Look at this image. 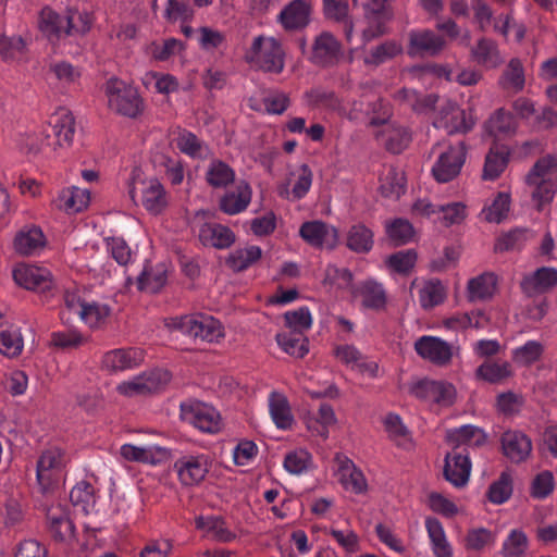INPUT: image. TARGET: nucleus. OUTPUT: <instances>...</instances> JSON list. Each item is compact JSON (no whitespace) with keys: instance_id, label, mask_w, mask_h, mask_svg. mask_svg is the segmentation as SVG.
Wrapping results in <instances>:
<instances>
[{"instance_id":"63","label":"nucleus","mask_w":557,"mask_h":557,"mask_svg":"<svg viewBox=\"0 0 557 557\" xmlns=\"http://www.w3.org/2000/svg\"><path fill=\"white\" fill-rule=\"evenodd\" d=\"M495 542L496 534L483 527L469 529L463 539L465 548L473 552H481L493 546Z\"/></svg>"},{"instance_id":"22","label":"nucleus","mask_w":557,"mask_h":557,"mask_svg":"<svg viewBox=\"0 0 557 557\" xmlns=\"http://www.w3.org/2000/svg\"><path fill=\"white\" fill-rule=\"evenodd\" d=\"M168 455V449L159 445L138 446L126 443L120 447V457L127 462L157 466L163 462Z\"/></svg>"},{"instance_id":"14","label":"nucleus","mask_w":557,"mask_h":557,"mask_svg":"<svg viewBox=\"0 0 557 557\" xmlns=\"http://www.w3.org/2000/svg\"><path fill=\"white\" fill-rule=\"evenodd\" d=\"M414 350L420 358L438 367L449 364L454 357V347L437 336L423 335L417 338Z\"/></svg>"},{"instance_id":"60","label":"nucleus","mask_w":557,"mask_h":557,"mask_svg":"<svg viewBox=\"0 0 557 557\" xmlns=\"http://www.w3.org/2000/svg\"><path fill=\"white\" fill-rule=\"evenodd\" d=\"M276 343L281 349L296 358H302L309 351L308 339L302 334L294 333H278L276 334Z\"/></svg>"},{"instance_id":"42","label":"nucleus","mask_w":557,"mask_h":557,"mask_svg":"<svg viewBox=\"0 0 557 557\" xmlns=\"http://www.w3.org/2000/svg\"><path fill=\"white\" fill-rule=\"evenodd\" d=\"M518 123L515 116L503 109L497 110L485 123V132L496 139L506 138L516 133Z\"/></svg>"},{"instance_id":"53","label":"nucleus","mask_w":557,"mask_h":557,"mask_svg":"<svg viewBox=\"0 0 557 557\" xmlns=\"http://www.w3.org/2000/svg\"><path fill=\"white\" fill-rule=\"evenodd\" d=\"M206 182L213 188H225L234 182L235 171L225 162L213 159L206 170Z\"/></svg>"},{"instance_id":"1","label":"nucleus","mask_w":557,"mask_h":557,"mask_svg":"<svg viewBox=\"0 0 557 557\" xmlns=\"http://www.w3.org/2000/svg\"><path fill=\"white\" fill-rule=\"evenodd\" d=\"M244 60L252 69L278 74L285 66V51L275 37L258 35L245 49Z\"/></svg>"},{"instance_id":"25","label":"nucleus","mask_w":557,"mask_h":557,"mask_svg":"<svg viewBox=\"0 0 557 557\" xmlns=\"http://www.w3.org/2000/svg\"><path fill=\"white\" fill-rule=\"evenodd\" d=\"M144 361V352L139 348H116L107 351L101 359V366L109 372L133 369Z\"/></svg>"},{"instance_id":"52","label":"nucleus","mask_w":557,"mask_h":557,"mask_svg":"<svg viewBox=\"0 0 557 557\" xmlns=\"http://www.w3.org/2000/svg\"><path fill=\"white\" fill-rule=\"evenodd\" d=\"M472 57L476 63L486 69H495L503 62L497 45L486 38L478 41L472 49Z\"/></svg>"},{"instance_id":"59","label":"nucleus","mask_w":557,"mask_h":557,"mask_svg":"<svg viewBox=\"0 0 557 557\" xmlns=\"http://www.w3.org/2000/svg\"><path fill=\"white\" fill-rule=\"evenodd\" d=\"M512 371L509 362L486 361L478 367L475 375L487 383L497 384L511 376Z\"/></svg>"},{"instance_id":"61","label":"nucleus","mask_w":557,"mask_h":557,"mask_svg":"<svg viewBox=\"0 0 557 557\" xmlns=\"http://www.w3.org/2000/svg\"><path fill=\"white\" fill-rule=\"evenodd\" d=\"M529 547V539L522 529H512L505 537L500 555L503 557H523Z\"/></svg>"},{"instance_id":"64","label":"nucleus","mask_w":557,"mask_h":557,"mask_svg":"<svg viewBox=\"0 0 557 557\" xmlns=\"http://www.w3.org/2000/svg\"><path fill=\"white\" fill-rule=\"evenodd\" d=\"M527 183L529 186L533 187L532 201L537 210H542L555 198L557 193V180H536V182Z\"/></svg>"},{"instance_id":"49","label":"nucleus","mask_w":557,"mask_h":557,"mask_svg":"<svg viewBox=\"0 0 557 557\" xmlns=\"http://www.w3.org/2000/svg\"><path fill=\"white\" fill-rule=\"evenodd\" d=\"M141 83L147 89L164 96L176 92L180 89V83L174 75L156 71L146 72L141 77Z\"/></svg>"},{"instance_id":"8","label":"nucleus","mask_w":557,"mask_h":557,"mask_svg":"<svg viewBox=\"0 0 557 557\" xmlns=\"http://www.w3.org/2000/svg\"><path fill=\"white\" fill-rule=\"evenodd\" d=\"M411 394L424 401L436 404L441 407L451 406L457 396L454 384L447 381H435L422 379L413 383L410 388Z\"/></svg>"},{"instance_id":"26","label":"nucleus","mask_w":557,"mask_h":557,"mask_svg":"<svg viewBox=\"0 0 557 557\" xmlns=\"http://www.w3.org/2000/svg\"><path fill=\"white\" fill-rule=\"evenodd\" d=\"M471 473L468 454L451 451L445 456L444 476L455 487L467 485Z\"/></svg>"},{"instance_id":"57","label":"nucleus","mask_w":557,"mask_h":557,"mask_svg":"<svg viewBox=\"0 0 557 557\" xmlns=\"http://www.w3.org/2000/svg\"><path fill=\"white\" fill-rule=\"evenodd\" d=\"M373 243V232L363 224L352 225L347 233V247L357 253L369 252Z\"/></svg>"},{"instance_id":"6","label":"nucleus","mask_w":557,"mask_h":557,"mask_svg":"<svg viewBox=\"0 0 557 557\" xmlns=\"http://www.w3.org/2000/svg\"><path fill=\"white\" fill-rule=\"evenodd\" d=\"M181 417L201 432L215 433L221 428L220 412L213 406L197 399L181 404Z\"/></svg>"},{"instance_id":"32","label":"nucleus","mask_w":557,"mask_h":557,"mask_svg":"<svg viewBox=\"0 0 557 557\" xmlns=\"http://www.w3.org/2000/svg\"><path fill=\"white\" fill-rule=\"evenodd\" d=\"M271 419L278 430H290L295 419L287 397L277 391H272L268 397Z\"/></svg>"},{"instance_id":"48","label":"nucleus","mask_w":557,"mask_h":557,"mask_svg":"<svg viewBox=\"0 0 557 557\" xmlns=\"http://www.w3.org/2000/svg\"><path fill=\"white\" fill-rule=\"evenodd\" d=\"M184 44L175 38H168L162 41H152L145 48V52L152 60L166 62L180 55L184 51Z\"/></svg>"},{"instance_id":"41","label":"nucleus","mask_w":557,"mask_h":557,"mask_svg":"<svg viewBox=\"0 0 557 557\" xmlns=\"http://www.w3.org/2000/svg\"><path fill=\"white\" fill-rule=\"evenodd\" d=\"M355 295L361 298L363 307L381 310L386 305V293L382 284L374 280H366L355 289Z\"/></svg>"},{"instance_id":"7","label":"nucleus","mask_w":557,"mask_h":557,"mask_svg":"<svg viewBox=\"0 0 557 557\" xmlns=\"http://www.w3.org/2000/svg\"><path fill=\"white\" fill-rule=\"evenodd\" d=\"M312 181V170L302 163L287 172L285 180L277 184L276 194L289 202L301 200L310 191Z\"/></svg>"},{"instance_id":"43","label":"nucleus","mask_w":557,"mask_h":557,"mask_svg":"<svg viewBox=\"0 0 557 557\" xmlns=\"http://www.w3.org/2000/svg\"><path fill=\"white\" fill-rule=\"evenodd\" d=\"M446 438L449 444L455 446H480L485 443L486 435L482 429L466 424L447 430Z\"/></svg>"},{"instance_id":"13","label":"nucleus","mask_w":557,"mask_h":557,"mask_svg":"<svg viewBox=\"0 0 557 557\" xmlns=\"http://www.w3.org/2000/svg\"><path fill=\"white\" fill-rule=\"evenodd\" d=\"M12 275L18 286L36 293H46L53 286L51 272L35 264L18 263Z\"/></svg>"},{"instance_id":"28","label":"nucleus","mask_w":557,"mask_h":557,"mask_svg":"<svg viewBox=\"0 0 557 557\" xmlns=\"http://www.w3.org/2000/svg\"><path fill=\"white\" fill-rule=\"evenodd\" d=\"M251 198L252 190L250 185L245 181H240L220 198L219 208L225 214L235 215L248 208Z\"/></svg>"},{"instance_id":"35","label":"nucleus","mask_w":557,"mask_h":557,"mask_svg":"<svg viewBox=\"0 0 557 557\" xmlns=\"http://www.w3.org/2000/svg\"><path fill=\"white\" fill-rule=\"evenodd\" d=\"M48 527L55 540L67 541L74 536V523L67 509L60 505H52L47 511Z\"/></svg>"},{"instance_id":"29","label":"nucleus","mask_w":557,"mask_h":557,"mask_svg":"<svg viewBox=\"0 0 557 557\" xmlns=\"http://www.w3.org/2000/svg\"><path fill=\"white\" fill-rule=\"evenodd\" d=\"M389 1L391 0H368L364 3L366 17L370 24V26L362 32V38L366 42L385 33V21L391 17L385 10Z\"/></svg>"},{"instance_id":"9","label":"nucleus","mask_w":557,"mask_h":557,"mask_svg":"<svg viewBox=\"0 0 557 557\" xmlns=\"http://www.w3.org/2000/svg\"><path fill=\"white\" fill-rule=\"evenodd\" d=\"M170 380L171 374L166 370L157 369L121 382L117 384L116 391L126 397L144 395L159 391L166 385Z\"/></svg>"},{"instance_id":"15","label":"nucleus","mask_w":557,"mask_h":557,"mask_svg":"<svg viewBox=\"0 0 557 557\" xmlns=\"http://www.w3.org/2000/svg\"><path fill=\"white\" fill-rule=\"evenodd\" d=\"M433 125L436 128L444 129L447 134L466 133L474 125V119L471 112H467L453 102H447L434 120Z\"/></svg>"},{"instance_id":"55","label":"nucleus","mask_w":557,"mask_h":557,"mask_svg":"<svg viewBox=\"0 0 557 557\" xmlns=\"http://www.w3.org/2000/svg\"><path fill=\"white\" fill-rule=\"evenodd\" d=\"M24 348V339L21 330L16 326L0 329V354L8 358L21 355Z\"/></svg>"},{"instance_id":"34","label":"nucleus","mask_w":557,"mask_h":557,"mask_svg":"<svg viewBox=\"0 0 557 557\" xmlns=\"http://www.w3.org/2000/svg\"><path fill=\"white\" fill-rule=\"evenodd\" d=\"M311 8L304 0H294L280 13L278 21L286 30H297L306 27L310 21Z\"/></svg>"},{"instance_id":"3","label":"nucleus","mask_w":557,"mask_h":557,"mask_svg":"<svg viewBox=\"0 0 557 557\" xmlns=\"http://www.w3.org/2000/svg\"><path fill=\"white\" fill-rule=\"evenodd\" d=\"M164 325L169 331H177L194 339L208 343H218L225 335L222 323L205 313L171 317L164 320Z\"/></svg>"},{"instance_id":"27","label":"nucleus","mask_w":557,"mask_h":557,"mask_svg":"<svg viewBox=\"0 0 557 557\" xmlns=\"http://www.w3.org/2000/svg\"><path fill=\"white\" fill-rule=\"evenodd\" d=\"M48 81L60 89H69L79 84L82 69L66 60H53L48 64Z\"/></svg>"},{"instance_id":"37","label":"nucleus","mask_w":557,"mask_h":557,"mask_svg":"<svg viewBox=\"0 0 557 557\" xmlns=\"http://www.w3.org/2000/svg\"><path fill=\"white\" fill-rule=\"evenodd\" d=\"M307 102L314 107H323L338 114L348 117L349 120L357 119V114L348 111L346 104L336 97L333 91H327L322 88H314L306 94Z\"/></svg>"},{"instance_id":"33","label":"nucleus","mask_w":557,"mask_h":557,"mask_svg":"<svg viewBox=\"0 0 557 557\" xmlns=\"http://www.w3.org/2000/svg\"><path fill=\"white\" fill-rule=\"evenodd\" d=\"M302 421L312 436L326 438L330 426L337 421L335 412L329 404H322L318 412H308L302 417Z\"/></svg>"},{"instance_id":"12","label":"nucleus","mask_w":557,"mask_h":557,"mask_svg":"<svg viewBox=\"0 0 557 557\" xmlns=\"http://www.w3.org/2000/svg\"><path fill=\"white\" fill-rule=\"evenodd\" d=\"M342 57V44L330 32H322L315 36L308 53V60L322 67L336 64Z\"/></svg>"},{"instance_id":"21","label":"nucleus","mask_w":557,"mask_h":557,"mask_svg":"<svg viewBox=\"0 0 557 557\" xmlns=\"http://www.w3.org/2000/svg\"><path fill=\"white\" fill-rule=\"evenodd\" d=\"M502 451L513 463L525 461L532 453L531 438L519 430H507L500 436Z\"/></svg>"},{"instance_id":"4","label":"nucleus","mask_w":557,"mask_h":557,"mask_svg":"<svg viewBox=\"0 0 557 557\" xmlns=\"http://www.w3.org/2000/svg\"><path fill=\"white\" fill-rule=\"evenodd\" d=\"M107 104L115 114L136 119L145 109V102L138 89L117 77L109 78L103 87Z\"/></svg>"},{"instance_id":"5","label":"nucleus","mask_w":557,"mask_h":557,"mask_svg":"<svg viewBox=\"0 0 557 557\" xmlns=\"http://www.w3.org/2000/svg\"><path fill=\"white\" fill-rule=\"evenodd\" d=\"M211 467L212 458L205 453L183 455L173 466L180 483L187 487L201 484Z\"/></svg>"},{"instance_id":"20","label":"nucleus","mask_w":557,"mask_h":557,"mask_svg":"<svg viewBox=\"0 0 557 557\" xmlns=\"http://www.w3.org/2000/svg\"><path fill=\"white\" fill-rule=\"evenodd\" d=\"M47 244L42 230L36 225H25L13 237L12 248L22 257L39 255Z\"/></svg>"},{"instance_id":"56","label":"nucleus","mask_w":557,"mask_h":557,"mask_svg":"<svg viewBox=\"0 0 557 557\" xmlns=\"http://www.w3.org/2000/svg\"><path fill=\"white\" fill-rule=\"evenodd\" d=\"M508 157L507 148L498 146L491 148L485 158L483 178L490 181L497 178L507 166Z\"/></svg>"},{"instance_id":"62","label":"nucleus","mask_w":557,"mask_h":557,"mask_svg":"<svg viewBox=\"0 0 557 557\" xmlns=\"http://www.w3.org/2000/svg\"><path fill=\"white\" fill-rule=\"evenodd\" d=\"M446 298V288L438 280L425 282L419 290V302L423 309H432Z\"/></svg>"},{"instance_id":"23","label":"nucleus","mask_w":557,"mask_h":557,"mask_svg":"<svg viewBox=\"0 0 557 557\" xmlns=\"http://www.w3.org/2000/svg\"><path fill=\"white\" fill-rule=\"evenodd\" d=\"M82 322L90 330H100L106 326L112 313V308L104 302L91 300L81 301L72 306Z\"/></svg>"},{"instance_id":"51","label":"nucleus","mask_w":557,"mask_h":557,"mask_svg":"<svg viewBox=\"0 0 557 557\" xmlns=\"http://www.w3.org/2000/svg\"><path fill=\"white\" fill-rule=\"evenodd\" d=\"M196 528L203 532L205 535L220 541L230 542L235 535L226 527L224 521L215 516H200L196 518Z\"/></svg>"},{"instance_id":"11","label":"nucleus","mask_w":557,"mask_h":557,"mask_svg":"<svg viewBox=\"0 0 557 557\" xmlns=\"http://www.w3.org/2000/svg\"><path fill=\"white\" fill-rule=\"evenodd\" d=\"M466 161V146L459 141L443 150L432 166V174L440 183L454 180L461 171Z\"/></svg>"},{"instance_id":"18","label":"nucleus","mask_w":557,"mask_h":557,"mask_svg":"<svg viewBox=\"0 0 557 557\" xmlns=\"http://www.w3.org/2000/svg\"><path fill=\"white\" fill-rule=\"evenodd\" d=\"M299 234L306 243L317 248L334 249L339 239L335 226L318 220L305 222Z\"/></svg>"},{"instance_id":"16","label":"nucleus","mask_w":557,"mask_h":557,"mask_svg":"<svg viewBox=\"0 0 557 557\" xmlns=\"http://www.w3.org/2000/svg\"><path fill=\"white\" fill-rule=\"evenodd\" d=\"M407 53L411 58L435 57L445 48V39L431 29H412L409 33Z\"/></svg>"},{"instance_id":"58","label":"nucleus","mask_w":557,"mask_h":557,"mask_svg":"<svg viewBox=\"0 0 557 557\" xmlns=\"http://www.w3.org/2000/svg\"><path fill=\"white\" fill-rule=\"evenodd\" d=\"M352 280V273L348 269L329 264L325 268L322 284L327 290L336 292L350 288Z\"/></svg>"},{"instance_id":"39","label":"nucleus","mask_w":557,"mask_h":557,"mask_svg":"<svg viewBox=\"0 0 557 557\" xmlns=\"http://www.w3.org/2000/svg\"><path fill=\"white\" fill-rule=\"evenodd\" d=\"M384 429L388 438L399 448L411 450L414 442L408 428L404 424L401 418L396 413H388L383 420Z\"/></svg>"},{"instance_id":"30","label":"nucleus","mask_w":557,"mask_h":557,"mask_svg":"<svg viewBox=\"0 0 557 557\" xmlns=\"http://www.w3.org/2000/svg\"><path fill=\"white\" fill-rule=\"evenodd\" d=\"M198 237L203 246L216 249H226L236 239L235 233L230 227L214 222L203 223L199 227Z\"/></svg>"},{"instance_id":"40","label":"nucleus","mask_w":557,"mask_h":557,"mask_svg":"<svg viewBox=\"0 0 557 557\" xmlns=\"http://www.w3.org/2000/svg\"><path fill=\"white\" fill-rule=\"evenodd\" d=\"M39 30L51 41L65 36V15L62 16L50 7H45L39 12Z\"/></svg>"},{"instance_id":"31","label":"nucleus","mask_w":557,"mask_h":557,"mask_svg":"<svg viewBox=\"0 0 557 557\" xmlns=\"http://www.w3.org/2000/svg\"><path fill=\"white\" fill-rule=\"evenodd\" d=\"M557 285V269L543 267L525 275L521 281V288L528 296L543 294Z\"/></svg>"},{"instance_id":"45","label":"nucleus","mask_w":557,"mask_h":557,"mask_svg":"<svg viewBox=\"0 0 557 557\" xmlns=\"http://www.w3.org/2000/svg\"><path fill=\"white\" fill-rule=\"evenodd\" d=\"M377 138L393 153H400L411 141V134L408 128L396 124H387L377 135Z\"/></svg>"},{"instance_id":"19","label":"nucleus","mask_w":557,"mask_h":557,"mask_svg":"<svg viewBox=\"0 0 557 557\" xmlns=\"http://www.w3.org/2000/svg\"><path fill=\"white\" fill-rule=\"evenodd\" d=\"M335 475L345 490L355 494H363L368 490V482L363 472L354 463L351 459L343 454H336L334 457Z\"/></svg>"},{"instance_id":"47","label":"nucleus","mask_w":557,"mask_h":557,"mask_svg":"<svg viewBox=\"0 0 557 557\" xmlns=\"http://www.w3.org/2000/svg\"><path fill=\"white\" fill-rule=\"evenodd\" d=\"M95 16L87 10L67 8L65 11V36H76L87 34L94 24Z\"/></svg>"},{"instance_id":"50","label":"nucleus","mask_w":557,"mask_h":557,"mask_svg":"<svg viewBox=\"0 0 557 557\" xmlns=\"http://www.w3.org/2000/svg\"><path fill=\"white\" fill-rule=\"evenodd\" d=\"M406 190L404 172L395 168L384 170L380 178V193L383 197L398 199Z\"/></svg>"},{"instance_id":"17","label":"nucleus","mask_w":557,"mask_h":557,"mask_svg":"<svg viewBox=\"0 0 557 557\" xmlns=\"http://www.w3.org/2000/svg\"><path fill=\"white\" fill-rule=\"evenodd\" d=\"M49 125L55 137L52 150L60 156L59 150L69 149L74 141L75 117L69 109L59 108L49 117Z\"/></svg>"},{"instance_id":"2","label":"nucleus","mask_w":557,"mask_h":557,"mask_svg":"<svg viewBox=\"0 0 557 557\" xmlns=\"http://www.w3.org/2000/svg\"><path fill=\"white\" fill-rule=\"evenodd\" d=\"M128 194L135 205H140L152 215L162 213L169 206V195L156 177H144L140 169H134Z\"/></svg>"},{"instance_id":"46","label":"nucleus","mask_w":557,"mask_h":557,"mask_svg":"<svg viewBox=\"0 0 557 557\" xmlns=\"http://www.w3.org/2000/svg\"><path fill=\"white\" fill-rule=\"evenodd\" d=\"M404 51L403 45L397 40H386L372 47L363 57V63L368 66L384 64Z\"/></svg>"},{"instance_id":"10","label":"nucleus","mask_w":557,"mask_h":557,"mask_svg":"<svg viewBox=\"0 0 557 557\" xmlns=\"http://www.w3.org/2000/svg\"><path fill=\"white\" fill-rule=\"evenodd\" d=\"M67 459L59 447H50L42 451L37 461L36 479L39 485L47 490L62 476Z\"/></svg>"},{"instance_id":"54","label":"nucleus","mask_w":557,"mask_h":557,"mask_svg":"<svg viewBox=\"0 0 557 557\" xmlns=\"http://www.w3.org/2000/svg\"><path fill=\"white\" fill-rule=\"evenodd\" d=\"M510 203L511 198L508 193H498L490 203H486L483 207L480 215L488 223H500L507 218L510 210Z\"/></svg>"},{"instance_id":"24","label":"nucleus","mask_w":557,"mask_h":557,"mask_svg":"<svg viewBox=\"0 0 557 557\" xmlns=\"http://www.w3.org/2000/svg\"><path fill=\"white\" fill-rule=\"evenodd\" d=\"M89 202V190L70 186L62 188L52 199L51 205L54 209L63 211L66 214H76L87 209Z\"/></svg>"},{"instance_id":"38","label":"nucleus","mask_w":557,"mask_h":557,"mask_svg":"<svg viewBox=\"0 0 557 557\" xmlns=\"http://www.w3.org/2000/svg\"><path fill=\"white\" fill-rule=\"evenodd\" d=\"M498 278L492 272L482 273L467 284V295L470 301L491 299L497 289Z\"/></svg>"},{"instance_id":"36","label":"nucleus","mask_w":557,"mask_h":557,"mask_svg":"<svg viewBox=\"0 0 557 557\" xmlns=\"http://www.w3.org/2000/svg\"><path fill=\"white\" fill-rule=\"evenodd\" d=\"M166 278L168 265L164 262H147L137 277V287L141 292L157 293L165 285Z\"/></svg>"},{"instance_id":"44","label":"nucleus","mask_w":557,"mask_h":557,"mask_svg":"<svg viewBox=\"0 0 557 557\" xmlns=\"http://www.w3.org/2000/svg\"><path fill=\"white\" fill-rule=\"evenodd\" d=\"M175 140L180 151L193 159L206 160L212 154L210 147L189 131L180 132Z\"/></svg>"}]
</instances>
